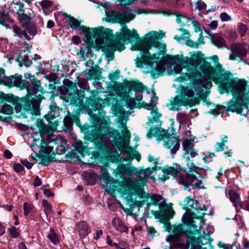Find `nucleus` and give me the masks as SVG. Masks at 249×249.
<instances>
[{
	"label": "nucleus",
	"mask_w": 249,
	"mask_h": 249,
	"mask_svg": "<svg viewBox=\"0 0 249 249\" xmlns=\"http://www.w3.org/2000/svg\"><path fill=\"white\" fill-rule=\"evenodd\" d=\"M134 17L135 16L131 10L126 11L124 14H121L119 16V18L124 22H129L130 21L133 20Z\"/></svg>",
	"instance_id": "nucleus-34"
},
{
	"label": "nucleus",
	"mask_w": 249,
	"mask_h": 249,
	"mask_svg": "<svg viewBox=\"0 0 249 249\" xmlns=\"http://www.w3.org/2000/svg\"><path fill=\"white\" fill-rule=\"evenodd\" d=\"M136 168L127 164H121L117 169L113 170V173L115 177L119 175L121 178L125 175L128 177L123 182V190L122 194L126 198H131L134 195H137L140 197H145L146 194L143 190L142 183L136 179H133L130 177L134 174Z\"/></svg>",
	"instance_id": "nucleus-4"
},
{
	"label": "nucleus",
	"mask_w": 249,
	"mask_h": 249,
	"mask_svg": "<svg viewBox=\"0 0 249 249\" xmlns=\"http://www.w3.org/2000/svg\"><path fill=\"white\" fill-rule=\"evenodd\" d=\"M237 37V33L233 30L228 31L226 32V37L230 41H234Z\"/></svg>",
	"instance_id": "nucleus-43"
},
{
	"label": "nucleus",
	"mask_w": 249,
	"mask_h": 249,
	"mask_svg": "<svg viewBox=\"0 0 249 249\" xmlns=\"http://www.w3.org/2000/svg\"><path fill=\"white\" fill-rule=\"evenodd\" d=\"M22 76L18 74L10 76L4 77L2 79V83L8 87H18L24 88L23 80Z\"/></svg>",
	"instance_id": "nucleus-12"
},
{
	"label": "nucleus",
	"mask_w": 249,
	"mask_h": 249,
	"mask_svg": "<svg viewBox=\"0 0 249 249\" xmlns=\"http://www.w3.org/2000/svg\"><path fill=\"white\" fill-rule=\"evenodd\" d=\"M211 39L213 44L217 48L219 49L229 48L227 41L223 36L218 34H214L212 36Z\"/></svg>",
	"instance_id": "nucleus-20"
},
{
	"label": "nucleus",
	"mask_w": 249,
	"mask_h": 249,
	"mask_svg": "<svg viewBox=\"0 0 249 249\" xmlns=\"http://www.w3.org/2000/svg\"><path fill=\"white\" fill-rule=\"evenodd\" d=\"M25 29L28 31V33L32 36H35L36 34L37 29L36 25L34 23H31L30 22H28L25 26Z\"/></svg>",
	"instance_id": "nucleus-37"
},
{
	"label": "nucleus",
	"mask_w": 249,
	"mask_h": 249,
	"mask_svg": "<svg viewBox=\"0 0 249 249\" xmlns=\"http://www.w3.org/2000/svg\"><path fill=\"white\" fill-rule=\"evenodd\" d=\"M179 94L184 98L190 99L189 98H192L194 96L195 93L193 89H189L188 87H182L180 89Z\"/></svg>",
	"instance_id": "nucleus-35"
},
{
	"label": "nucleus",
	"mask_w": 249,
	"mask_h": 249,
	"mask_svg": "<svg viewBox=\"0 0 249 249\" xmlns=\"http://www.w3.org/2000/svg\"><path fill=\"white\" fill-rule=\"evenodd\" d=\"M113 226L121 232H127V227L119 217H114L112 220Z\"/></svg>",
	"instance_id": "nucleus-27"
},
{
	"label": "nucleus",
	"mask_w": 249,
	"mask_h": 249,
	"mask_svg": "<svg viewBox=\"0 0 249 249\" xmlns=\"http://www.w3.org/2000/svg\"><path fill=\"white\" fill-rule=\"evenodd\" d=\"M21 63L26 67H29L32 64V61L27 55H25L22 59Z\"/></svg>",
	"instance_id": "nucleus-55"
},
{
	"label": "nucleus",
	"mask_w": 249,
	"mask_h": 249,
	"mask_svg": "<svg viewBox=\"0 0 249 249\" xmlns=\"http://www.w3.org/2000/svg\"><path fill=\"white\" fill-rule=\"evenodd\" d=\"M194 141L191 139H186L183 141L182 142V147L184 153H190V155L192 158H194L198 155L197 153L194 148Z\"/></svg>",
	"instance_id": "nucleus-15"
},
{
	"label": "nucleus",
	"mask_w": 249,
	"mask_h": 249,
	"mask_svg": "<svg viewBox=\"0 0 249 249\" xmlns=\"http://www.w3.org/2000/svg\"><path fill=\"white\" fill-rule=\"evenodd\" d=\"M167 130L162 129L158 127H151L147 133L146 137L147 139H151L154 137L157 138V140L159 142L161 141L163 139V131Z\"/></svg>",
	"instance_id": "nucleus-17"
},
{
	"label": "nucleus",
	"mask_w": 249,
	"mask_h": 249,
	"mask_svg": "<svg viewBox=\"0 0 249 249\" xmlns=\"http://www.w3.org/2000/svg\"><path fill=\"white\" fill-rule=\"evenodd\" d=\"M219 17L222 21H229L231 19V17L226 12L221 13Z\"/></svg>",
	"instance_id": "nucleus-53"
},
{
	"label": "nucleus",
	"mask_w": 249,
	"mask_h": 249,
	"mask_svg": "<svg viewBox=\"0 0 249 249\" xmlns=\"http://www.w3.org/2000/svg\"><path fill=\"white\" fill-rule=\"evenodd\" d=\"M60 115V110L58 107H52L50 108V113L45 115V118L49 122V124L53 123V120L54 119L59 117Z\"/></svg>",
	"instance_id": "nucleus-25"
},
{
	"label": "nucleus",
	"mask_w": 249,
	"mask_h": 249,
	"mask_svg": "<svg viewBox=\"0 0 249 249\" xmlns=\"http://www.w3.org/2000/svg\"><path fill=\"white\" fill-rule=\"evenodd\" d=\"M3 113L6 114H10L13 112V107L9 105H4L1 108Z\"/></svg>",
	"instance_id": "nucleus-49"
},
{
	"label": "nucleus",
	"mask_w": 249,
	"mask_h": 249,
	"mask_svg": "<svg viewBox=\"0 0 249 249\" xmlns=\"http://www.w3.org/2000/svg\"><path fill=\"white\" fill-rule=\"evenodd\" d=\"M195 206L193 205V207L196 209V211H199V210H206V207L204 205H202L200 204L198 202H196L194 204Z\"/></svg>",
	"instance_id": "nucleus-57"
},
{
	"label": "nucleus",
	"mask_w": 249,
	"mask_h": 249,
	"mask_svg": "<svg viewBox=\"0 0 249 249\" xmlns=\"http://www.w3.org/2000/svg\"><path fill=\"white\" fill-rule=\"evenodd\" d=\"M64 17L72 28L76 29L80 26V22L77 19L67 14H65Z\"/></svg>",
	"instance_id": "nucleus-33"
},
{
	"label": "nucleus",
	"mask_w": 249,
	"mask_h": 249,
	"mask_svg": "<svg viewBox=\"0 0 249 249\" xmlns=\"http://www.w3.org/2000/svg\"><path fill=\"white\" fill-rule=\"evenodd\" d=\"M242 208L249 211V195L247 197V199L242 202L241 204Z\"/></svg>",
	"instance_id": "nucleus-60"
},
{
	"label": "nucleus",
	"mask_w": 249,
	"mask_h": 249,
	"mask_svg": "<svg viewBox=\"0 0 249 249\" xmlns=\"http://www.w3.org/2000/svg\"><path fill=\"white\" fill-rule=\"evenodd\" d=\"M64 124L67 128H70L72 125L71 119L69 116L65 117L64 119Z\"/></svg>",
	"instance_id": "nucleus-54"
},
{
	"label": "nucleus",
	"mask_w": 249,
	"mask_h": 249,
	"mask_svg": "<svg viewBox=\"0 0 249 249\" xmlns=\"http://www.w3.org/2000/svg\"><path fill=\"white\" fill-rule=\"evenodd\" d=\"M9 232L11 236L13 238L17 237L19 234L18 229L15 227H12L10 228Z\"/></svg>",
	"instance_id": "nucleus-56"
},
{
	"label": "nucleus",
	"mask_w": 249,
	"mask_h": 249,
	"mask_svg": "<svg viewBox=\"0 0 249 249\" xmlns=\"http://www.w3.org/2000/svg\"><path fill=\"white\" fill-rule=\"evenodd\" d=\"M173 232L174 236H178L180 238L184 234V231H183L181 226H178L175 227L174 229Z\"/></svg>",
	"instance_id": "nucleus-47"
},
{
	"label": "nucleus",
	"mask_w": 249,
	"mask_h": 249,
	"mask_svg": "<svg viewBox=\"0 0 249 249\" xmlns=\"http://www.w3.org/2000/svg\"><path fill=\"white\" fill-rule=\"evenodd\" d=\"M38 3L41 6L43 12L47 14L48 13V9L52 6V2L50 0H43Z\"/></svg>",
	"instance_id": "nucleus-39"
},
{
	"label": "nucleus",
	"mask_w": 249,
	"mask_h": 249,
	"mask_svg": "<svg viewBox=\"0 0 249 249\" xmlns=\"http://www.w3.org/2000/svg\"><path fill=\"white\" fill-rule=\"evenodd\" d=\"M170 5L172 7L177 8H180L183 5L181 0H170Z\"/></svg>",
	"instance_id": "nucleus-52"
},
{
	"label": "nucleus",
	"mask_w": 249,
	"mask_h": 249,
	"mask_svg": "<svg viewBox=\"0 0 249 249\" xmlns=\"http://www.w3.org/2000/svg\"><path fill=\"white\" fill-rule=\"evenodd\" d=\"M24 210V214L27 216L30 213L32 212L34 209V206L32 204L24 202L23 205Z\"/></svg>",
	"instance_id": "nucleus-42"
},
{
	"label": "nucleus",
	"mask_w": 249,
	"mask_h": 249,
	"mask_svg": "<svg viewBox=\"0 0 249 249\" xmlns=\"http://www.w3.org/2000/svg\"><path fill=\"white\" fill-rule=\"evenodd\" d=\"M189 154L190 153H184L183 156L187 168L189 169L190 172L194 171L196 173H198V171L202 169V168L196 166L194 163L191 161Z\"/></svg>",
	"instance_id": "nucleus-29"
},
{
	"label": "nucleus",
	"mask_w": 249,
	"mask_h": 249,
	"mask_svg": "<svg viewBox=\"0 0 249 249\" xmlns=\"http://www.w3.org/2000/svg\"><path fill=\"white\" fill-rule=\"evenodd\" d=\"M26 77L30 79L31 82L23 80L24 88L26 89L28 94L22 99V105L24 109L36 115L40 113V104L43 98V88L40 81L35 79L31 73H27Z\"/></svg>",
	"instance_id": "nucleus-3"
},
{
	"label": "nucleus",
	"mask_w": 249,
	"mask_h": 249,
	"mask_svg": "<svg viewBox=\"0 0 249 249\" xmlns=\"http://www.w3.org/2000/svg\"><path fill=\"white\" fill-rule=\"evenodd\" d=\"M39 137L38 139L35 138L34 140V144L37 146L38 147L40 148L41 149H44V143H43V138L42 136V134H40L38 135Z\"/></svg>",
	"instance_id": "nucleus-45"
},
{
	"label": "nucleus",
	"mask_w": 249,
	"mask_h": 249,
	"mask_svg": "<svg viewBox=\"0 0 249 249\" xmlns=\"http://www.w3.org/2000/svg\"><path fill=\"white\" fill-rule=\"evenodd\" d=\"M176 21L178 23L180 24V26H185L188 22H189L190 19L186 17L181 15L178 13L177 16Z\"/></svg>",
	"instance_id": "nucleus-40"
},
{
	"label": "nucleus",
	"mask_w": 249,
	"mask_h": 249,
	"mask_svg": "<svg viewBox=\"0 0 249 249\" xmlns=\"http://www.w3.org/2000/svg\"><path fill=\"white\" fill-rule=\"evenodd\" d=\"M92 32L97 45H107L108 51L118 50L121 52L125 49L124 42L126 41L131 42L132 39L138 38L137 31L135 30L130 31L125 24L123 25L120 31L117 33L115 40H111L113 36L111 30L101 27L92 29Z\"/></svg>",
	"instance_id": "nucleus-2"
},
{
	"label": "nucleus",
	"mask_w": 249,
	"mask_h": 249,
	"mask_svg": "<svg viewBox=\"0 0 249 249\" xmlns=\"http://www.w3.org/2000/svg\"><path fill=\"white\" fill-rule=\"evenodd\" d=\"M74 148L78 152L81 154L85 152L87 150V149L83 145L81 141H77L74 144Z\"/></svg>",
	"instance_id": "nucleus-44"
},
{
	"label": "nucleus",
	"mask_w": 249,
	"mask_h": 249,
	"mask_svg": "<svg viewBox=\"0 0 249 249\" xmlns=\"http://www.w3.org/2000/svg\"><path fill=\"white\" fill-rule=\"evenodd\" d=\"M123 126L124 127V129L122 131L123 133V137L126 141H129L131 138V133L128 129H126V125H125L124 123L122 124Z\"/></svg>",
	"instance_id": "nucleus-48"
},
{
	"label": "nucleus",
	"mask_w": 249,
	"mask_h": 249,
	"mask_svg": "<svg viewBox=\"0 0 249 249\" xmlns=\"http://www.w3.org/2000/svg\"><path fill=\"white\" fill-rule=\"evenodd\" d=\"M125 85L129 91H140L144 90L143 86L142 83L133 81H127L125 82Z\"/></svg>",
	"instance_id": "nucleus-26"
},
{
	"label": "nucleus",
	"mask_w": 249,
	"mask_h": 249,
	"mask_svg": "<svg viewBox=\"0 0 249 249\" xmlns=\"http://www.w3.org/2000/svg\"><path fill=\"white\" fill-rule=\"evenodd\" d=\"M195 4L196 5V9H198L199 11L206 9L207 5L201 0H197Z\"/></svg>",
	"instance_id": "nucleus-46"
},
{
	"label": "nucleus",
	"mask_w": 249,
	"mask_h": 249,
	"mask_svg": "<svg viewBox=\"0 0 249 249\" xmlns=\"http://www.w3.org/2000/svg\"><path fill=\"white\" fill-rule=\"evenodd\" d=\"M190 36V35L189 32L186 30H184L183 33L181 36V38L182 39L186 40V41L188 39H189Z\"/></svg>",
	"instance_id": "nucleus-63"
},
{
	"label": "nucleus",
	"mask_w": 249,
	"mask_h": 249,
	"mask_svg": "<svg viewBox=\"0 0 249 249\" xmlns=\"http://www.w3.org/2000/svg\"><path fill=\"white\" fill-rule=\"evenodd\" d=\"M101 170L102 173L99 177V179L101 185L103 188H105L108 184L111 183L112 178L110 177L109 174L105 167L102 166L101 167Z\"/></svg>",
	"instance_id": "nucleus-23"
},
{
	"label": "nucleus",
	"mask_w": 249,
	"mask_h": 249,
	"mask_svg": "<svg viewBox=\"0 0 249 249\" xmlns=\"http://www.w3.org/2000/svg\"><path fill=\"white\" fill-rule=\"evenodd\" d=\"M76 228L81 238H85L91 232V228L84 221L79 222L76 225Z\"/></svg>",
	"instance_id": "nucleus-16"
},
{
	"label": "nucleus",
	"mask_w": 249,
	"mask_h": 249,
	"mask_svg": "<svg viewBox=\"0 0 249 249\" xmlns=\"http://www.w3.org/2000/svg\"><path fill=\"white\" fill-rule=\"evenodd\" d=\"M249 46L245 43H233L231 46V53L229 59L235 60L238 58L242 59L246 57L248 53Z\"/></svg>",
	"instance_id": "nucleus-8"
},
{
	"label": "nucleus",
	"mask_w": 249,
	"mask_h": 249,
	"mask_svg": "<svg viewBox=\"0 0 249 249\" xmlns=\"http://www.w3.org/2000/svg\"><path fill=\"white\" fill-rule=\"evenodd\" d=\"M178 183L187 187L189 186H194L196 188H201L202 182L198 180L197 178L193 174L185 173L179 175L178 179Z\"/></svg>",
	"instance_id": "nucleus-11"
},
{
	"label": "nucleus",
	"mask_w": 249,
	"mask_h": 249,
	"mask_svg": "<svg viewBox=\"0 0 249 249\" xmlns=\"http://www.w3.org/2000/svg\"><path fill=\"white\" fill-rule=\"evenodd\" d=\"M145 193L146 194V196L144 198H150L153 204L158 205L160 208L164 207L166 206V199L161 195L153 194L150 196L145 192Z\"/></svg>",
	"instance_id": "nucleus-19"
},
{
	"label": "nucleus",
	"mask_w": 249,
	"mask_h": 249,
	"mask_svg": "<svg viewBox=\"0 0 249 249\" xmlns=\"http://www.w3.org/2000/svg\"><path fill=\"white\" fill-rule=\"evenodd\" d=\"M166 241L170 242V249H179L181 246L178 236L169 235L167 237Z\"/></svg>",
	"instance_id": "nucleus-28"
},
{
	"label": "nucleus",
	"mask_w": 249,
	"mask_h": 249,
	"mask_svg": "<svg viewBox=\"0 0 249 249\" xmlns=\"http://www.w3.org/2000/svg\"><path fill=\"white\" fill-rule=\"evenodd\" d=\"M42 204L44 209V212L45 213L46 215L47 216L48 214H50L52 212V206L48 202L47 200L45 199H43L42 200Z\"/></svg>",
	"instance_id": "nucleus-41"
},
{
	"label": "nucleus",
	"mask_w": 249,
	"mask_h": 249,
	"mask_svg": "<svg viewBox=\"0 0 249 249\" xmlns=\"http://www.w3.org/2000/svg\"><path fill=\"white\" fill-rule=\"evenodd\" d=\"M162 141H163L164 146L170 149L171 154L173 155L176 154L180 146L178 139L169 135L168 131H163V136Z\"/></svg>",
	"instance_id": "nucleus-10"
},
{
	"label": "nucleus",
	"mask_w": 249,
	"mask_h": 249,
	"mask_svg": "<svg viewBox=\"0 0 249 249\" xmlns=\"http://www.w3.org/2000/svg\"><path fill=\"white\" fill-rule=\"evenodd\" d=\"M13 30L15 33V36H18L21 39H29L27 34L25 31H22L21 28L17 25H13L12 26Z\"/></svg>",
	"instance_id": "nucleus-31"
},
{
	"label": "nucleus",
	"mask_w": 249,
	"mask_h": 249,
	"mask_svg": "<svg viewBox=\"0 0 249 249\" xmlns=\"http://www.w3.org/2000/svg\"><path fill=\"white\" fill-rule=\"evenodd\" d=\"M225 144L223 142H217L215 145V151H222L224 149Z\"/></svg>",
	"instance_id": "nucleus-59"
},
{
	"label": "nucleus",
	"mask_w": 249,
	"mask_h": 249,
	"mask_svg": "<svg viewBox=\"0 0 249 249\" xmlns=\"http://www.w3.org/2000/svg\"><path fill=\"white\" fill-rule=\"evenodd\" d=\"M96 130L89 134V139L94 142L98 149H104L106 147L108 154L110 157H119V154L116 147L120 150L121 144L118 139L119 136L117 130L108 127L107 121L104 118L93 116Z\"/></svg>",
	"instance_id": "nucleus-1"
},
{
	"label": "nucleus",
	"mask_w": 249,
	"mask_h": 249,
	"mask_svg": "<svg viewBox=\"0 0 249 249\" xmlns=\"http://www.w3.org/2000/svg\"><path fill=\"white\" fill-rule=\"evenodd\" d=\"M192 24L194 27L195 31L196 33L200 32V34H202V32L200 28V24L196 20L192 21Z\"/></svg>",
	"instance_id": "nucleus-58"
},
{
	"label": "nucleus",
	"mask_w": 249,
	"mask_h": 249,
	"mask_svg": "<svg viewBox=\"0 0 249 249\" xmlns=\"http://www.w3.org/2000/svg\"><path fill=\"white\" fill-rule=\"evenodd\" d=\"M134 151L132 147L126 146L123 151V153L125 155L124 160L126 161L132 160Z\"/></svg>",
	"instance_id": "nucleus-36"
},
{
	"label": "nucleus",
	"mask_w": 249,
	"mask_h": 249,
	"mask_svg": "<svg viewBox=\"0 0 249 249\" xmlns=\"http://www.w3.org/2000/svg\"><path fill=\"white\" fill-rule=\"evenodd\" d=\"M173 166L164 167L162 171L164 174L176 177L182 170V168L180 165L177 163L173 164Z\"/></svg>",
	"instance_id": "nucleus-21"
},
{
	"label": "nucleus",
	"mask_w": 249,
	"mask_h": 249,
	"mask_svg": "<svg viewBox=\"0 0 249 249\" xmlns=\"http://www.w3.org/2000/svg\"><path fill=\"white\" fill-rule=\"evenodd\" d=\"M161 45V43L156 39L150 37L147 38V41H144L137 45L138 50L142 52L140 53L141 56L138 57L135 60L136 66L138 68H142L144 65L151 66L156 59L155 54H151L149 51L152 47L159 48Z\"/></svg>",
	"instance_id": "nucleus-5"
},
{
	"label": "nucleus",
	"mask_w": 249,
	"mask_h": 249,
	"mask_svg": "<svg viewBox=\"0 0 249 249\" xmlns=\"http://www.w3.org/2000/svg\"><path fill=\"white\" fill-rule=\"evenodd\" d=\"M154 170V168H148L144 170L135 169L134 174L140 178V180L138 181L142 185L143 191L144 184L143 182V181H146L148 179V177L153 172Z\"/></svg>",
	"instance_id": "nucleus-13"
},
{
	"label": "nucleus",
	"mask_w": 249,
	"mask_h": 249,
	"mask_svg": "<svg viewBox=\"0 0 249 249\" xmlns=\"http://www.w3.org/2000/svg\"><path fill=\"white\" fill-rule=\"evenodd\" d=\"M9 9L10 11L16 14L17 15L25 9L24 4L20 0L16 1L13 0L10 4Z\"/></svg>",
	"instance_id": "nucleus-24"
},
{
	"label": "nucleus",
	"mask_w": 249,
	"mask_h": 249,
	"mask_svg": "<svg viewBox=\"0 0 249 249\" xmlns=\"http://www.w3.org/2000/svg\"><path fill=\"white\" fill-rule=\"evenodd\" d=\"M126 103L128 106L131 108L135 107L136 106V102L134 99L130 98L127 99Z\"/></svg>",
	"instance_id": "nucleus-64"
},
{
	"label": "nucleus",
	"mask_w": 249,
	"mask_h": 249,
	"mask_svg": "<svg viewBox=\"0 0 249 249\" xmlns=\"http://www.w3.org/2000/svg\"><path fill=\"white\" fill-rule=\"evenodd\" d=\"M148 106L152 107V108L149 109L151 110V114L152 116V118H148V122L147 124H153V122L158 123L159 119L161 116V115L158 112V107L155 104L153 103H150Z\"/></svg>",
	"instance_id": "nucleus-22"
},
{
	"label": "nucleus",
	"mask_w": 249,
	"mask_h": 249,
	"mask_svg": "<svg viewBox=\"0 0 249 249\" xmlns=\"http://www.w3.org/2000/svg\"><path fill=\"white\" fill-rule=\"evenodd\" d=\"M162 13L163 14L167 15V16L175 15L177 17V15H178V11H177L176 10H168V11L163 10L162 11Z\"/></svg>",
	"instance_id": "nucleus-61"
},
{
	"label": "nucleus",
	"mask_w": 249,
	"mask_h": 249,
	"mask_svg": "<svg viewBox=\"0 0 249 249\" xmlns=\"http://www.w3.org/2000/svg\"><path fill=\"white\" fill-rule=\"evenodd\" d=\"M238 28L241 36H244L247 30V26L244 24L240 23L238 25Z\"/></svg>",
	"instance_id": "nucleus-51"
},
{
	"label": "nucleus",
	"mask_w": 249,
	"mask_h": 249,
	"mask_svg": "<svg viewBox=\"0 0 249 249\" xmlns=\"http://www.w3.org/2000/svg\"><path fill=\"white\" fill-rule=\"evenodd\" d=\"M14 170L17 173L22 172L24 170L23 166L19 163H16L14 165Z\"/></svg>",
	"instance_id": "nucleus-62"
},
{
	"label": "nucleus",
	"mask_w": 249,
	"mask_h": 249,
	"mask_svg": "<svg viewBox=\"0 0 249 249\" xmlns=\"http://www.w3.org/2000/svg\"><path fill=\"white\" fill-rule=\"evenodd\" d=\"M197 98L189 99L184 98L179 94L170 100V104L171 106L170 109L173 111H178L181 106H189L192 107L198 103Z\"/></svg>",
	"instance_id": "nucleus-7"
},
{
	"label": "nucleus",
	"mask_w": 249,
	"mask_h": 249,
	"mask_svg": "<svg viewBox=\"0 0 249 249\" xmlns=\"http://www.w3.org/2000/svg\"><path fill=\"white\" fill-rule=\"evenodd\" d=\"M102 100L101 99H97L95 101L92 107L94 109L101 110L102 108Z\"/></svg>",
	"instance_id": "nucleus-50"
},
{
	"label": "nucleus",
	"mask_w": 249,
	"mask_h": 249,
	"mask_svg": "<svg viewBox=\"0 0 249 249\" xmlns=\"http://www.w3.org/2000/svg\"><path fill=\"white\" fill-rule=\"evenodd\" d=\"M187 241L185 245V249H199L201 245L210 244L212 241L209 233L204 234L199 238H196L194 233L190 232L186 234Z\"/></svg>",
	"instance_id": "nucleus-6"
},
{
	"label": "nucleus",
	"mask_w": 249,
	"mask_h": 249,
	"mask_svg": "<svg viewBox=\"0 0 249 249\" xmlns=\"http://www.w3.org/2000/svg\"><path fill=\"white\" fill-rule=\"evenodd\" d=\"M14 20L9 17L8 12L5 10L0 11V24L6 26L8 24H12Z\"/></svg>",
	"instance_id": "nucleus-30"
},
{
	"label": "nucleus",
	"mask_w": 249,
	"mask_h": 249,
	"mask_svg": "<svg viewBox=\"0 0 249 249\" xmlns=\"http://www.w3.org/2000/svg\"><path fill=\"white\" fill-rule=\"evenodd\" d=\"M33 11L31 9L27 8L18 15V19L22 26H25L30 22L33 15Z\"/></svg>",
	"instance_id": "nucleus-18"
},
{
	"label": "nucleus",
	"mask_w": 249,
	"mask_h": 249,
	"mask_svg": "<svg viewBox=\"0 0 249 249\" xmlns=\"http://www.w3.org/2000/svg\"><path fill=\"white\" fill-rule=\"evenodd\" d=\"M204 215L205 213H203L200 215L197 216L195 213H193L190 210H188L183 215L182 221L184 224L193 227L195 230L197 231V228L198 226L196 225L194 219H199L198 230H201L202 226L205 224L204 219L203 218V216Z\"/></svg>",
	"instance_id": "nucleus-9"
},
{
	"label": "nucleus",
	"mask_w": 249,
	"mask_h": 249,
	"mask_svg": "<svg viewBox=\"0 0 249 249\" xmlns=\"http://www.w3.org/2000/svg\"><path fill=\"white\" fill-rule=\"evenodd\" d=\"M115 93L114 95H116L121 97H125L127 94V89H128L125 82L124 83L115 82L112 87Z\"/></svg>",
	"instance_id": "nucleus-14"
},
{
	"label": "nucleus",
	"mask_w": 249,
	"mask_h": 249,
	"mask_svg": "<svg viewBox=\"0 0 249 249\" xmlns=\"http://www.w3.org/2000/svg\"><path fill=\"white\" fill-rule=\"evenodd\" d=\"M49 240L54 245H58L59 243V237L53 228H51L47 235Z\"/></svg>",
	"instance_id": "nucleus-32"
},
{
	"label": "nucleus",
	"mask_w": 249,
	"mask_h": 249,
	"mask_svg": "<svg viewBox=\"0 0 249 249\" xmlns=\"http://www.w3.org/2000/svg\"><path fill=\"white\" fill-rule=\"evenodd\" d=\"M230 197L231 201L233 203L235 206L240 205L241 203L240 202L239 196L235 192H231L230 193Z\"/></svg>",
	"instance_id": "nucleus-38"
}]
</instances>
